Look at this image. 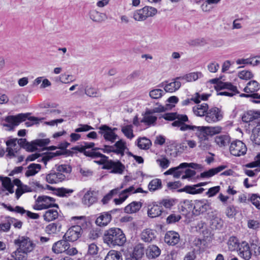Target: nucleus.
<instances>
[{"mask_svg": "<svg viewBox=\"0 0 260 260\" xmlns=\"http://www.w3.org/2000/svg\"><path fill=\"white\" fill-rule=\"evenodd\" d=\"M13 243L16 249L12 253L11 256L15 260H28L29 254L36 246V244L25 236H18Z\"/></svg>", "mask_w": 260, "mask_h": 260, "instance_id": "f257e3e1", "label": "nucleus"}, {"mask_svg": "<svg viewBox=\"0 0 260 260\" xmlns=\"http://www.w3.org/2000/svg\"><path fill=\"white\" fill-rule=\"evenodd\" d=\"M103 239L104 242L110 247L123 246L126 242L125 234L122 230L118 228H112L106 230Z\"/></svg>", "mask_w": 260, "mask_h": 260, "instance_id": "f03ea898", "label": "nucleus"}, {"mask_svg": "<svg viewBox=\"0 0 260 260\" xmlns=\"http://www.w3.org/2000/svg\"><path fill=\"white\" fill-rule=\"evenodd\" d=\"M28 113H20L15 116H8L5 119V120L8 123L4 124V126L12 129L14 126L19 125L20 122L24 121L26 119H28L29 121L26 122L25 124L27 127H29L34 124L39 123L40 121H42L44 119V118H39L36 117L28 118Z\"/></svg>", "mask_w": 260, "mask_h": 260, "instance_id": "7ed1b4c3", "label": "nucleus"}, {"mask_svg": "<svg viewBox=\"0 0 260 260\" xmlns=\"http://www.w3.org/2000/svg\"><path fill=\"white\" fill-rule=\"evenodd\" d=\"M72 220H78V225H73L70 227L66 232L63 237V239L67 240L68 242H74L77 241L82 235L83 230L81 226L84 223L86 224V217L85 216H73Z\"/></svg>", "mask_w": 260, "mask_h": 260, "instance_id": "20e7f679", "label": "nucleus"}, {"mask_svg": "<svg viewBox=\"0 0 260 260\" xmlns=\"http://www.w3.org/2000/svg\"><path fill=\"white\" fill-rule=\"evenodd\" d=\"M54 202L55 200L52 198L46 196H39L34 205V209L36 210H41L53 207L58 208V205Z\"/></svg>", "mask_w": 260, "mask_h": 260, "instance_id": "39448f33", "label": "nucleus"}, {"mask_svg": "<svg viewBox=\"0 0 260 260\" xmlns=\"http://www.w3.org/2000/svg\"><path fill=\"white\" fill-rule=\"evenodd\" d=\"M201 218L209 221L210 228L213 230H220L223 225V221L221 218L213 214V212H201Z\"/></svg>", "mask_w": 260, "mask_h": 260, "instance_id": "423d86ee", "label": "nucleus"}, {"mask_svg": "<svg viewBox=\"0 0 260 260\" xmlns=\"http://www.w3.org/2000/svg\"><path fill=\"white\" fill-rule=\"evenodd\" d=\"M174 120L172 123V125L173 126L179 127L181 131H195L196 129H199L196 125H189L184 123L188 120V117L186 115L179 114L177 117H176V119Z\"/></svg>", "mask_w": 260, "mask_h": 260, "instance_id": "0eeeda50", "label": "nucleus"}, {"mask_svg": "<svg viewBox=\"0 0 260 260\" xmlns=\"http://www.w3.org/2000/svg\"><path fill=\"white\" fill-rule=\"evenodd\" d=\"M229 149L231 154L235 156L244 155L247 151V147L245 144L240 140L232 142Z\"/></svg>", "mask_w": 260, "mask_h": 260, "instance_id": "6e6552de", "label": "nucleus"}, {"mask_svg": "<svg viewBox=\"0 0 260 260\" xmlns=\"http://www.w3.org/2000/svg\"><path fill=\"white\" fill-rule=\"evenodd\" d=\"M175 204L173 199H164L159 203L154 202L149 204L147 207V211H162V206L167 209H170Z\"/></svg>", "mask_w": 260, "mask_h": 260, "instance_id": "1a4fd4ad", "label": "nucleus"}, {"mask_svg": "<svg viewBox=\"0 0 260 260\" xmlns=\"http://www.w3.org/2000/svg\"><path fill=\"white\" fill-rule=\"evenodd\" d=\"M99 133L103 136L106 141L113 143L118 138L117 135L114 133V131L117 129L116 128L112 129L107 125H102L99 127Z\"/></svg>", "mask_w": 260, "mask_h": 260, "instance_id": "9d476101", "label": "nucleus"}, {"mask_svg": "<svg viewBox=\"0 0 260 260\" xmlns=\"http://www.w3.org/2000/svg\"><path fill=\"white\" fill-rule=\"evenodd\" d=\"M222 117L221 111L217 107H213L208 109L205 119L208 123H213L220 120Z\"/></svg>", "mask_w": 260, "mask_h": 260, "instance_id": "9b49d317", "label": "nucleus"}, {"mask_svg": "<svg viewBox=\"0 0 260 260\" xmlns=\"http://www.w3.org/2000/svg\"><path fill=\"white\" fill-rule=\"evenodd\" d=\"M217 88L220 89H226L230 91L219 92L217 94L220 95L233 96L234 95L239 93L237 87L230 82H221L217 85Z\"/></svg>", "mask_w": 260, "mask_h": 260, "instance_id": "f8f14e48", "label": "nucleus"}, {"mask_svg": "<svg viewBox=\"0 0 260 260\" xmlns=\"http://www.w3.org/2000/svg\"><path fill=\"white\" fill-rule=\"evenodd\" d=\"M104 169L110 170L111 169V173L114 174H122L125 167L124 166L119 160L114 161L112 160H110L106 165L103 167Z\"/></svg>", "mask_w": 260, "mask_h": 260, "instance_id": "ddd939ff", "label": "nucleus"}, {"mask_svg": "<svg viewBox=\"0 0 260 260\" xmlns=\"http://www.w3.org/2000/svg\"><path fill=\"white\" fill-rule=\"evenodd\" d=\"M16 141L17 139H12L6 142V145L7 146L6 148V152H7V156L9 158L16 157V154L20 149L19 146L17 145Z\"/></svg>", "mask_w": 260, "mask_h": 260, "instance_id": "4468645a", "label": "nucleus"}, {"mask_svg": "<svg viewBox=\"0 0 260 260\" xmlns=\"http://www.w3.org/2000/svg\"><path fill=\"white\" fill-rule=\"evenodd\" d=\"M239 255L245 260H249L252 256L250 247L248 243L243 241L240 243L237 250Z\"/></svg>", "mask_w": 260, "mask_h": 260, "instance_id": "2eb2a0df", "label": "nucleus"}, {"mask_svg": "<svg viewBox=\"0 0 260 260\" xmlns=\"http://www.w3.org/2000/svg\"><path fill=\"white\" fill-rule=\"evenodd\" d=\"M66 178L64 174L58 173L57 171H51L46 175V180L48 183L56 184L64 180Z\"/></svg>", "mask_w": 260, "mask_h": 260, "instance_id": "dca6fc26", "label": "nucleus"}, {"mask_svg": "<svg viewBox=\"0 0 260 260\" xmlns=\"http://www.w3.org/2000/svg\"><path fill=\"white\" fill-rule=\"evenodd\" d=\"M50 142L49 139H37L31 143L27 142L24 149L28 151L33 152L37 149V146L43 147L48 145Z\"/></svg>", "mask_w": 260, "mask_h": 260, "instance_id": "f3484780", "label": "nucleus"}, {"mask_svg": "<svg viewBox=\"0 0 260 260\" xmlns=\"http://www.w3.org/2000/svg\"><path fill=\"white\" fill-rule=\"evenodd\" d=\"M69 242L63 239L55 242L52 246V249L55 253H60L65 252L70 248Z\"/></svg>", "mask_w": 260, "mask_h": 260, "instance_id": "a211bd4d", "label": "nucleus"}, {"mask_svg": "<svg viewBox=\"0 0 260 260\" xmlns=\"http://www.w3.org/2000/svg\"><path fill=\"white\" fill-rule=\"evenodd\" d=\"M98 201L97 193L94 190H89L83 196L82 199L83 203L88 207H89L96 203Z\"/></svg>", "mask_w": 260, "mask_h": 260, "instance_id": "6ab92c4d", "label": "nucleus"}, {"mask_svg": "<svg viewBox=\"0 0 260 260\" xmlns=\"http://www.w3.org/2000/svg\"><path fill=\"white\" fill-rule=\"evenodd\" d=\"M164 240L169 245L174 246L179 242L180 236L174 231H168L165 234Z\"/></svg>", "mask_w": 260, "mask_h": 260, "instance_id": "aec40b11", "label": "nucleus"}, {"mask_svg": "<svg viewBox=\"0 0 260 260\" xmlns=\"http://www.w3.org/2000/svg\"><path fill=\"white\" fill-rule=\"evenodd\" d=\"M197 127L199 128V129H196L195 131H199L200 132H202L207 136L208 135L213 136L219 134L221 131V127L220 126L209 127L204 126H197Z\"/></svg>", "mask_w": 260, "mask_h": 260, "instance_id": "412c9836", "label": "nucleus"}, {"mask_svg": "<svg viewBox=\"0 0 260 260\" xmlns=\"http://www.w3.org/2000/svg\"><path fill=\"white\" fill-rule=\"evenodd\" d=\"M99 148H95L91 150V153L90 154H88V157H90L92 158H96L98 157H100L101 159L100 160L95 161V162L99 165H104V166H106V164L110 160L108 159V157L106 155L102 154L99 152L96 151L99 150Z\"/></svg>", "mask_w": 260, "mask_h": 260, "instance_id": "4be33fe9", "label": "nucleus"}, {"mask_svg": "<svg viewBox=\"0 0 260 260\" xmlns=\"http://www.w3.org/2000/svg\"><path fill=\"white\" fill-rule=\"evenodd\" d=\"M156 237V231L150 229H146L141 233V239L145 242H151Z\"/></svg>", "mask_w": 260, "mask_h": 260, "instance_id": "5701e85b", "label": "nucleus"}, {"mask_svg": "<svg viewBox=\"0 0 260 260\" xmlns=\"http://www.w3.org/2000/svg\"><path fill=\"white\" fill-rule=\"evenodd\" d=\"M194 132L199 139V147L202 150H207L210 147L207 136L202 132L199 131Z\"/></svg>", "mask_w": 260, "mask_h": 260, "instance_id": "b1692460", "label": "nucleus"}, {"mask_svg": "<svg viewBox=\"0 0 260 260\" xmlns=\"http://www.w3.org/2000/svg\"><path fill=\"white\" fill-rule=\"evenodd\" d=\"M157 120V117L153 115L149 110L147 109L143 115L141 122L145 123L146 125L150 126L154 125Z\"/></svg>", "mask_w": 260, "mask_h": 260, "instance_id": "393cba45", "label": "nucleus"}, {"mask_svg": "<svg viewBox=\"0 0 260 260\" xmlns=\"http://www.w3.org/2000/svg\"><path fill=\"white\" fill-rule=\"evenodd\" d=\"M112 216L108 212L101 214L95 220L96 225L102 227L106 226L111 220Z\"/></svg>", "mask_w": 260, "mask_h": 260, "instance_id": "a878e982", "label": "nucleus"}, {"mask_svg": "<svg viewBox=\"0 0 260 260\" xmlns=\"http://www.w3.org/2000/svg\"><path fill=\"white\" fill-rule=\"evenodd\" d=\"M179 80L177 79L176 77L173 80V82L166 84L164 87L165 91L172 93L179 89L181 85Z\"/></svg>", "mask_w": 260, "mask_h": 260, "instance_id": "bb28decb", "label": "nucleus"}, {"mask_svg": "<svg viewBox=\"0 0 260 260\" xmlns=\"http://www.w3.org/2000/svg\"><path fill=\"white\" fill-rule=\"evenodd\" d=\"M160 249L155 245L148 246L146 250V255L150 259H153L158 257L160 254Z\"/></svg>", "mask_w": 260, "mask_h": 260, "instance_id": "cd10ccee", "label": "nucleus"}, {"mask_svg": "<svg viewBox=\"0 0 260 260\" xmlns=\"http://www.w3.org/2000/svg\"><path fill=\"white\" fill-rule=\"evenodd\" d=\"M208 109L209 107L208 104L206 103H203L194 107L193 108V112L196 116L200 117L204 116H206V114Z\"/></svg>", "mask_w": 260, "mask_h": 260, "instance_id": "c85d7f7f", "label": "nucleus"}, {"mask_svg": "<svg viewBox=\"0 0 260 260\" xmlns=\"http://www.w3.org/2000/svg\"><path fill=\"white\" fill-rule=\"evenodd\" d=\"M260 117V112L248 111L244 113L242 119L243 122L248 123Z\"/></svg>", "mask_w": 260, "mask_h": 260, "instance_id": "c756f323", "label": "nucleus"}, {"mask_svg": "<svg viewBox=\"0 0 260 260\" xmlns=\"http://www.w3.org/2000/svg\"><path fill=\"white\" fill-rule=\"evenodd\" d=\"M90 18L94 22H101L106 18V14L100 13L95 10H92L89 13Z\"/></svg>", "mask_w": 260, "mask_h": 260, "instance_id": "7c9ffc66", "label": "nucleus"}, {"mask_svg": "<svg viewBox=\"0 0 260 260\" xmlns=\"http://www.w3.org/2000/svg\"><path fill=\"white\" fill-rule=\"evenodd\" d=\"M226 168V166L221 165L218 166L215 168H212L208 170V171H205L201 174V177L202 178H209L211 177L218 173L221 172L224 169Z\"/></svg>", "mask_w": 260, "mask_h": 260, "instance_id": "2f4dec72", "label": "nucleus"}, {"mask_svg": "<svg viewBox=\"0 0 260 260\" xmlns=\"http://www.w3.org/2000/svg\"><path fill=\"white\" fill-rule=\"evenodd\" d=\"M260 88L258 83L255 80H251L247 83L243 90L246 93H253L258 91Z\"/></svg>", "mask_w": 260, "mask_h": 260, "instance_id": "473e14b6", "label": "nucleus"}, {"mask_svg": "<svg viewBox=\"0 0 260 260\" xmlns=\"http://www.w3.org/2000/svg\"><path fill=\"white\" fill-rule=\"evenodd\" d=\"M202 76V74L201 72H193L187 74L183 76L178 77L177 79L185 80L187 82H192L197 80Z\"/></svg>", "mask_w": 260, "mask_h": 260, "instance_id": "72a5a7b5", "label": "nucleus"}, {"mask_svg": "<svg viewBox=\"0 0 260 260\" xmlns=\"http://www.w3.org/2000/svg\"><path fill=\"white\" fill-rule=\"evenodd\" d=\"M112 146L114 147V153L117 154H120L123 156L124 153V150L126 148V144L125 142L122 140H120L116 142L114 145Z\"/></svg>", "mask_w": 260, "mask_h": 260, "instance_id": "f704fd0d", "label": "nucleus"}, {"mask_svg": "<svg viewBox=\"0 0 260 260\" xmlns=\"http://www.w3.org/2000/svg\"><path fill=\"white\" fill-rule=\"evenodd\" d=\"M198 187L196 185L190 186V185H187L185 186L184 188L180 189L178 190L179 192H182L184 191L189 194H199L203 192L204 190V189L203 188H200L198 189H197L196 188Z\"/></svg>", "mask_w": 260, "mask_h": 260, "instance_id": "c9c22d12", "label": "nucleus"}, {"mask_svg": "<svg viewBox=\"0 0 260 260\" xmlns=\"http://www.w3.org/2000/svg\"><path fill=\"white\" fill-rule=\"evenodd\" d=\"M196 231L202 234L204 237L208 238L210 235V231L206 226L205 222L201 221L196 226Z\"/></svg>", "mask_w": 260, "mask_h": 260, "instance_id": "e433bc0d", "label": "nucleus"}, {"mask_svg": "<svg viewBox=\"0 0 260 260\" xmlns=\"http://www.w3.org/2000/svg\"><path fill=\"white\" fill-rule=\"evenodd\" d=\"M41 169L40 164H31L27 167V170L25 172L26 177L32 176L36 175Z\"/></svg>", "mask_w": 260, "mask_h": 260, "instance_id": "4c0bfd02", "label": "nucleus"}, {"mask_svg": "<svg viewBox=\"0 0 260 260\" xmlns=\"http://www.w3.org/2000/svg\"><path fill=\"white\" fill-rule=\"evenodd\" d=\"M215 143L220 147H224L229 144L230 137L228 135H220L215 138Z\"/></svg>", "mask_w": 260, "mask_h": 260, "instance_id": "58836bf2", "label": "nucleus"}, {"mask_svg": "<svg viewBox=\"0 0 260 260\" xmlns=\"http://www.w3.org/2000/svg\"><path fill=\"white\" fill-rule=\"evenodd\" d=\"M104 260H123V259L120 252L111 250L108 252Z\"/></svg>", "mask_w": 260, "mask_h": 260, "instance_id": "ea45409f", "label": "nucleus"}, {"mask_svg": "<svg viewBox=\"0 0 260 260\" xmlns=\"http://www.w3.org/2000/svg\"><path fill=\"white\" fill-rule=\"evenodd\" d=\"M121 130L123 135L129 139H132L135 136L133 133V126L131 124L121 126Z\"/></svg>", "mask_w": 260, "mask_h": 260, "instance_id": "a19ab883", "label": "nucleus"}, {"mask_svg": "<svg viewBox=\"0 0 260 260\" xmlns=\"http://www.w3.org/2000/svg\"><path fill=\"white\" fill-rule=\"evenodd\" d=\"M0 179L2 182V185L10 193L14 192L13 184L10 178L8 177H3L0 176Z\"/></svg>", "mask_w": 260, "mask_h": 260, "instance_id": "79ce46f5", "label": "nucleus"}, {"mask_svg": "<svg viewBox=\"0 0 260 260\" xmlns=\"http://www.w3.org/2000/svg\"><path fill=\"white\" fill-rule=\"evenodd\" d=\"M101 234V229L100 228L92 226L89 229L88 237L89 239L94 240L99 238Z\"/></svg>", "mask_w": 260, "mask_h": 260, "instance_id": "37998d69", "label": "nucleus"}, {"mask_svg": "<svg viewBox=\"0 0 260 260\" xmlns=\"http://www.w3.org/2000/svg\"><path fill=\"white\" fill-rule=\"evenodd\" d=\"M228 245L230 250L234 251L238 249L240 243L238 242V240L236 237H231L228 242Z\"/></svg>", "mask_w": 260, "mask_h": 260, "instance_id": "c03bdc74", "label": "nucleus"}, {"mask_svg": "<svg viewBox=\"0 0 260 260\" xmlns=\"http://www.w3.org/2000/svg\"><path fill=\"white\" fill-rule=\"evenodd\" d=\"M151 145L150 140L146 138H142L138 140V146L142 149H148Z\"/></svg>", "mask_w": 260, "mask_h": 260, "instance_id": "a18cd8bd", "label": "nucleus"}, {"mask_svg": "<svg viewBox=\"0 0 260 260\" xmlns=\"http://www.w3.org/2000/svg\"><path fill=\"white\" fill-rule=\"evenodd\" d=\"M185 219L184 222L188 223L196 219H198V216H202L201 212H186L184 215Z\"/></svg>", "mask_w": 260, "mask_h": 260, "instance_id": "49530a36", "label": "nucleus"}, {"mask_svg": "<svg viewBox=\"0 0 260 260\" xmlns=\"http://www.w3.org/2000/svg\"><path fill=\"white\" fill-rule=\"evenodd\" d=\"M61 152L59 151H57L55 152H49L43 155L41 160H39V161L43 162L45 166H46L47 162L51 160L52 158L55 156H59L61 154Z\"/></svg>", "mask_w": 260, "mask_h": 260, "instance_id": "de8ad7c7", "label": "nucleus"}, {"mask_svg": "<svg viewBox=\"0 0 260 260\" xmlns=\"http://www.w3.org/2000/svg\"><path fill=\"white\" fill-rule=\"evenodd\" d=\"M141 10L146 19L149 17L153 16L157 13V10L151 7L146 6Z\"/></svg>", "mask_w": 260, "mask_h": 260, "instance_id": "09e8293b", "label": "nucleus"}, {"mask_svg": "<svg viewBox=\"0 0 260 260\" xmlns=\"http://www.w3.org/2000/svg\"><path fill=\"white\" fill-rule=\"evenodd\" d=\"M142 207L140 202H133L125 207V211H139Z\"/></svg>", "mask_w": 260, "mask_h": 260, "instance_id": "8fccbe9b", "label": "nucleus"}, {"mask_svg": "<svg viewBox=\"0 0 260 260\" xmlns=\"http://www.w3.org/2000/svg\"><path fill=\"white\" fill-rule=\"evenodd\" d=\"M161 181L159 179H154L152 180L148 184V188L150 191H155L161 188Z\"/></svg>", "mask_w": 260, "mask_h": 260, "instance_id": "3c124183", "label": "nucleus"}, {"mask_svg": "<svg viewBox=\"0 0 260 260\" xmlns=\"http://www.w3.org/2000/svg\"><path fill=\"white\" fill-rule=\"evenodd\" d=\"M85 93L90 97H97L99 96L98 90L91 86H86Z\"/></svg>", "mask_w": 260, "mask_h": 260, "instance_id": "603ef678", "label": "nucleus"}, {"mask_svg": "<svg viewBox=\"0 0 260 260\" xmlns=\"http://www.w3.org/2000/svg\"><path fill=\"white\" fill-rule=\"evenodd\" d=\"M251 139L255 144L260 145V127H255L252 130Z\"/></svg>", "mask_w": 260, "mask_h": 260, "instance_id": "864d4df0", "label": "nucleus"}, {"mask_svg": "<svg viewBox=\"0 0 260 260\" xmlns=\"http://www.w3.org/2000/svg\"><path fill=\"white\" fill-rule=\"evenodd\" d=\"M56 169L57 172L62 174H70L72 172L71 167L66 164L56 165Z\"/></svg>", "mask_w": 260, "mask_h": 260, "instance_id": "5fc2aeb1", "label": "nucleus"}, {"mask_svg": "<svg viewBox=\"0 0 260 260\" xmlns=\"http://www.w3.org/2000/svg\"><path fill=\"white\" fill-rule=\"evenodd\" d=\"M144 254V248L142 246H138L134 248V251L132 254H130L137 259L141 258Z\"/></svg>", "mask_w": 260, "mask_h": 260, "instance_id": "6e6d98bb", "label": "nucleus"}, {"mask_svg": "<svg viewBox=\"0 0 260 260\" xmlns=\"http://www.w3.org/2000/svg\"><path fill=\"white\" fill-rule=\"evenodd\" d=\"M31 191V190L29 187L22 184L21 186L19 188H17L16 190L15 194L16 198L18 199L23 193Z\"/></svg>", "mask_w": 260, "mask_h": 260, "instance_id": "4d7b16f0", "label": "nucleus"}, {"mask_svg": "<svg viewBox=\"0 0 260 260\" xmlns=\"http://www.w3.org/2000/svg\"><path fill=\"white\" fill-rule=\"evenodd\" d=\"M200 94L199 93H196L194 96H192L190 99H187L182 102V105L183 106H187L191 103L192 101L194 102L196 104L200 103Z\"/></svg>", "mask_w": 260, "mask_h": 260, "instance_id": "13d9d810", "label": "nucleus"}, {"mask_svg": "<svg viewBox=\"0 0 260 260\" xmlns=\"http://www.w3.org/2000/svg\"><path fill=\"white\" fill-rule=\"evenodd\" d=\"M164 94V91L160 89H152L149 92L150 96L153 99H158L160 98Z\"/></svg>", "mask_w": 260, "mask_h": 260, "instance_id": "bf43d9fd", "label": "nucleus"}, {"mask_svg": "<svg viewBox=\"0 0 260 260\" xmlns=\"http://www.w3.org/2000/svg\"><path fill=\"white\" fill-rule=\"evenodd\" d=\"M59 231L57 224L55 223L49 224L45 228L46 232L49 235L56 234Z\"/></svg>", "mask_w": 260, "mask_h": 260, "instance_id": "052dcab7", "label": "nucleus"}, {"mask_svg": "<svg viewBox=\"0 0 260 260\" xmlns=\"http://www.w3.org/2000/svg\"><path fill=\"white\" fill-rule=\"evenodd\" d=\"M73 191V189L62 187L57 189L56 194L59 197H68Z\"/></svg>", "mask_w": 260, "mask_h": 260, "instance_id": "680f3d73", "label": "nucleus"}, {"mask_svg": "<svg viewBox=\"0 0 260 260\" xmlns=\"http://www.w3.org/2000/svg\"><path fill=\"white\" fill-rule=\"evenodd\" d=\"M156 162L159 167L163 169L168 168L170 164V160L166 157H162L161 158L157 159Z\"/></svg>", "mask_w": 260, "mask_h": 260, "instance_id": "e2e57ef3", "label": "nucleus"}, {"mask_svg": "<svg viewBox=\"0 0 260 260\" xmlns=\"http://www.w3.org/2000/svg\"><path fill=\"white\" fill-rule=\"evenodd\" d=\"M238 77L243 80H249L253 77L252 73L249 71L243 70L238 73Z\"/></svg>", "mask_w": 260, "mask_h": 260, "instance_id": "0e129e2a", "label": "nucleus"}, {"mask_svg": "<svg viewBox=\"0 0 260 260\" xmlns=\"http://www.w3.org/2000/svg\"><path fill=\"white\" fill-rule=\"evenodd\" d=\"M58 212H45L44 215L45 220L50 221L57 218Z\"/></svg>", "mask_w": 260, "mask_h": 260, "instance_id": "69168bd1", "label": "nucleus"}, {"mask_svg": "<svg viewBox=\"0 0 260 260\" xmlns=\"http://www.w3.org/2000/svg\"><path fill=\"white\" fill-rule=\"evenodd\" d=\"M250 201L252 204L258 209H260V197L256 194H253L250 197Z\"/></svg>", "mask_w": 260, "mask_h": 260, "instance_id": "338daca9", "label": "nucleus"}, {"mask_svg": "<svg viewBox=\"0 0 260 260\" xmlns=\"http://www.w3.org/2000/svg\"><path fill=\"white\" fill-rule=\"evenodd\" d=\"M133 18L136 21H143L146 19L141 9L136 11L134 13Z\"/></svg>", "mask_w": 260, "mask_h": 260, "instance_id": "774afa93", "label": "nucleus"}]
</instances>
